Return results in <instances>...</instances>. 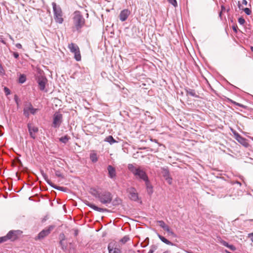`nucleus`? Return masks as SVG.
<instances>
[{"label":"nucleus","instance_id":"1","mask_svg":"<svg viewBox=\"0 0 253 253\" xmlns=\"http://www.w3.org/2000/svg\"><path fill=\"white\" fill-rule=\"evenodd\" d=\"M128 169L137 177L143 180L148 177L146 172L140 167H135L132 164L128 165Z\"/></svg>","mask_w":253,"mask_h":253},{"label":"nucleus","instance_id":"2","mask_svg":"<svg viewBox=\"0 0 253 253\" xmlns=\"http://www.w3.org/2000/svg\"><path fill=\"white\" fill-rule=\"evenodd\" d=\"M113 195L111 192L108 191H105L100 192L98 198L99 202L106 206H108L111 203L112 201Z\"/></svg>","mask_w":253,"mask_h":253},{"label":"nucleus","instance_id":"3","mask_svg":"<svg viewBox=\"0 0 253 253\" xmlns=\"http://www.w3.org/2000/svg\"><path fill=\"white\" fill-rule=\"evenodd\" d=\"M53 7L54 18L57 23L61 24L63 22V12L60 6L57 5L56 3L53 2L52 3Z\"/></svg>","mask_w":253,"mask_h":253},{"label":"nucleus","instance_id":"4","mask_svg":"<svg viewBox=\"0 0 253 253\" xmlns=\"http://www.w3.org/2000/svg\"><path fill=\"white\" fill-rule=\"evenodd\" d=\"M73 22L77 30H79L84 26L85 20L81 15L80 12L77 11L74 12Z\"/></svg>","mask_w":253,"mask_h":253},{"label":"nucleus","instance_id":"5","mask_svg":"<svg viewBox=\"0 0 253 253\" xmlns=\"http://www.w3.org/2000/svg\"><path fill=\"white\" fill-rule=\"evenodd\" d=\"M68 48L70 51L74 54L75 59L78 61H80L81 60V55L78 46L72 42L68 44Z\"/></svg>","mask_w":253,"mask_h":253},{"label":"nucleus","instance_id":"6","mask_svg":"<svg viewBox=\"0 0 253 253\" xmlns=\"http://www.w3.org/2000/svg\"><path fill=\"white\" fill-rule=\"evenodd\" d=\"M38 109L34 108L31 103H28L25 105L23 109V114L27 118L29 117L30 113L32 115L36 114Z\"/></svg>","mask_w":253,"mask_h":253},{"label":"nucleus","instance_id":"7","mask_svg":"<svg viewBox=\"0 0 253 253\" xmlns=\"http://www.w3.org/2000/svg\"><path fill=\"white\" fill-rule=\"evenodd\" d=\"M54 227V226L50 225L48 227V228H46L42 230L41 232L39 233L38 236L35 238V240H38L43 239L50 233L51 231L53 230Z\"/></svg>","mask_w":253,"mask_h":253},{"label":"nucleus","instance_id":"8","mask_svg":"<svg viewBox=\"0 0 253 253\" xmlns=\"http://www.w3.org/2000/svg\"><path fill=\"white\" fill-rule=\"evenodd\" d=\"M41 173H42V176L43 177L44 180H45V181L47 183V184L48 185H49L50 186H51L52 187H53V188H54L55 189H57V190H58L60 191H65L66 188L55 185L48 178L47 175L45 173H44L43 171H42Z\"/></svg>","mask_w":253,"mask_h":253},{"label":"nucleus","instance_id":"9","mask_svg":"<svg viewBox=\"0 0 253 253\" xmlns=\"http://www.w3.org/2000/svg\"><path fill=\"white\" fill-rule=\"evenodd\" d=\"M162 173L166 181L169 184L171 185L172 183V178L170 176L169 170L167 167H164L161 168Z\"/></svg>","mask_w":253,"mask_h":253},{"label":"nucleus","instance_id":"10","mask_svg":"<svg viewBox=\"0 0 253 253\" xmlns=\"http://www.w3.org/2000/svg\"><path fill=\"white\" fill-rule=\"evenodd\" d=\"M37 83L38 84L40 89L43 90L45 89V84L47 83V80L43 76H39L37 79Z\"/></svg>","mask_w":253,"mask_h":253},{"label":"nucleus","instance_id":"11","mask_svg":"<svg viewBox=\"0 0 253 253\" xmlns=\"http://www.w3.org/2000/svg\"><path fill=\"white\" fill-rule=\"evenodd\" d=\"M129 193V198L130 200L134 201H137L139 199L138 193L136 189L133 187H130L127 189Z\"/></svg>","mask_w":253,"mask_h":253},{"label":"nucleus","instance_id":"12","mask_svg":"<svg viewBox=\"0 0 253 253\" xmlns=\"http://www.w3.org/2000/svg\"><path fill=\"white\" fill-rule=\"evenodd\" d=\"M27 127L31 137L33 139H35L36 138V134L38 132L39 128L37 126L30 123L27 125Z\"/></svg>","mask_w":253,"mask_h":253},{"label":"nucleus","instance_id":"13","mask_svg":"<svg viewBox=\"0 0 253 253\" xmlns=\"http://www.w3.org/2000/svg\"><path fill=\"white\" fill-rule=\"evenodd\" d=\"M62 119V115L56 113L54 115L53 126L55 128L58 127L60 125Z\"/></svg>","mask_w":253,"mask_h":253},{"label":"nucleus","instance_id":"14","mask_svg":"<svg viewBox=\"0 0 253 253\" xmlns=\"http://www.w3.org/2000/svg\"><path fill=\"white\" fill-rule=\"evenodd\" d=\"M234 135L236 139L241 144L246 147H248L249 146V144L247 142L246 138L241 136L238 133L234 132Z\"/></svg>","mask_w":253,"mask_h":253},{"label":"nucleus","instance_id":"15","mask_svg":"<svg viewBox=\"0 0 253 253\" xmlns=\"http://www.w3.org/2000/svg\"><path fill=\"white\" fill-rule=\"evenodd\" d=\"M109 253H122L121 251L115 244L110 243L108 246Z\"/></svg>","mask_w":253,"mask_h":253},{"label":"nucleus","instance_id":"16","mask_svg":"<svg viewBox=\"0 0 253 253\" xmlns=\"http://www.w3.org/2000/svg\"><path fill=\"white\" fill-rule=\"evenodd\" d=\"M84 203L86 206L89 207L90 208H91L94 211H97L99 212H104V211H107V210L106 209H103V208H99V207H97L96 206H95V205L90 203V202H89L87 201H86Z\"/></svg>","mask_w":253,"mask_h":253},{"label":"nucleus","instance_id":"17","mask_svg":"<svg viewBox=\"0 0 253 253\" xmlns=\"http://www.w3.org/2000/svg\"><path fill=\"white\" fill-rule=\"evenodd\" d=\"M130 11L128 10V9H124L123 10L120 14V19L122 21H126L128 16H129V15L130 14Z\"/></svg>","mask_w":253,"mask_h":253},{"label":"nucleus","instance_id":"18","mask_svg":"<svg viewBox=\"0 0 253 253\" xmlns=\"http://www.w3.org/2000/svg\"><path fill=\"white\" fill-rule=\"evenodd\" d=\"M107 169L108 171L109 176L111 178H114L116 177V170L112 166L109 165L108 166Z\"/></svg>","mask_w":253,"mask_h":253},{"label":"nucleus","instance_id":"19","mask_svg":"<svg viewBox=\"0 0 253 253\" xmlns=\"http://www.w3.org/2000/svg\"><path fill=\"white\" fill-rule=\"evenodd\" d=\"M7 238L8 240H10L12 241L15 240L17 238V236L16 234V231H10L6 235Z\"/></svg>","mask_w":253,"mask_h":253},{"label":"nucleus","instance_id":"20","mask_svg":"<svg viewBox=\"0 0 253 253\" xmlns=\"http://www.w3.org/2000/svg\"><path fill=\"white\" fill-rule=\"evenodd\" d=\"M145 182V185L147 189V192L149 194H150L152 193L153 190H152V186L150 184V182L148 179V178H147V179H145L144 180Z\"/></svg>","mask_w":253,"mask_h":253},{"label":"nucleus","instance_id":"21","mask_svg":"<svg viewBox=\"0 0 253 253\" xmlns=\"http://www.w3.org/2000/svg\"><path fill=\"white\" fill-rule=\"evenodd\" d=\"M89 193L96 198H98L100 193L97 189L94 188H91L90 189Z\"/></svg>","mask_w":253,"mask_h":253},{"label":"nucleus","instance_id":"22","mask_svg":"<svg viewBox=\"0 0 253 253\" xmlns=\"http://www.w3.org/2000/svg\"><path fill=\"white\" fill-rule=\"evenodd\" d=\"M186 91L187 95H189L191 96H193L196 98L199 97V96L196 94L195 90L191 88H188L186 89Z\"/></svg>","mask_w":253,"mask_h":253},{"label":"nucleus","instance_id":"23","mask_svg":"<svg viewBox=\"0 0 253 253\" xmlns=\"http://www.w3.org/2000/svg\"><path fill=\"white\" fill-rule=\"evenodd\" d=\"M159 239L163 242H164V243L166 244L167 245H170V246H173V244L171 242H170L168 240H167L166 238H165L164 237L158 234V235Z\"/></svg>","mask_w":253,"mask_h":253},{"label":"nucleus","instance_id":"24","mask_svg":"<svg viewBox=\"0 0 253 253\" xmlns=\"http://www.w3.org/2000/svg\"><path fill=\"white\" fill-rule=\"evenodd\" d=\"M122 203L121 199L119 197L115 198L114 200L112 199L111 203L113 206H117L120 205Z\"/></svg>","mask_w":253,"mask_h":253},{"label":"nucleus","instance_id":"25","mask_svg":"<svg viewBox=\"0 0 253 253\" xmlns=\"http://www.w3.org/2000/svg\"><path fill=\"white\" fill-rule=\"evenodd\" d=\"M90 159L92 162H96L98 161V157L97 156L96 153L94 152L91 153L90 154Z\"/></svg>","mask_w":253,"mask_h":253},{"label":"nucleus","instance_id":"26","mask_svg":"<svg viewBox=\"0 0 253 253\" xmlns=\"http://www.w3.org/2000/svg\"><path fill=\"white\" fill-rule=\"evenodd\" d=\"M26 80V76L24 74H21L19 76L18 82L20 84H23Z\"/></svg>","mask_w":253,"mask_h":253},{"label":"nucleus","instance_id":"27","mask_svg":"<svg viewBox=\"0 0 253 253\" xmlns=\"http://www.w3.org/2000/svg\"><path fill=\"white\" fill-rule=\"evenodd\" d=\"M105 141L110 143L111 144L116 142V141L114 139V138L112 136H109L107 137L105 139Z\"/></svg>","mask_w":253,"mask_h":253},{"label":"nucleus","instance_id":"28","mask_svg":"<svg viewBox=\"0 0 253 253\" xmlns=\"http://www.w3.org/2000/svg\"><path fill=\"white\" fill-rule=\"evenodd\" d=\"M70 137L68 135H65L60 138L59 140L63 143H66L68 141Z\"/></svg>","mask_w":253,"mask_h":253},{"label":"nucleus","instance_id":"29","mask_svg":"<svg viewBox=\"0 0 253 253\" xmlns=\"http://www.w3.org/2000/svg\"><path fill=\"white\" fill-rule=\"evenodd\" d=\"M157 222L159 224V226L164 230L168 226V225H166L165 222L163 220H158Z\"/></svg>","mask_w":253,"mask_h":253},{"label":"nucleus","instance_id":"30","mask_svg":"<svg viewBox=\"0 0 253 253\" xmlns=\"http://www.w3.org/2000/svg\"><path fill=\"white\" fill-rule=\"evenodd\" d=\"M165 231H166L169 234L172 235L173 237H175L176 235L174 233V232L169 228V226H168L165 229Z\"/></svg>","mask_w":253,"mask_h":253},{"label":"nucleus","instance_id":"31","mask_svg":"<svg viewBox=\"0 0 253 253\" xmlns=\"http://www.w3.org/2000/svg\"><path fill=\"white\" fill-rule=\"evenodd\" d=\"M54 171H55V174L57 177H60L61 178H64V175L59 170L54 169Z\"/></svg>","mask_w":253,"mask_h":253},{"label":"nucleus","instance_id":"32","mask_svg":"<svg viewBox=\"0 0 253 253\" xmlns=\"http://www.w3.org/2000/svg\"><path fill=\"white\" fill-rule=\"evenodd\" d=\"M129 239H130L128 236H125L120 240V242L123 244H125L129 240Z\"/></svg>","mask_w":253,"mask_h":253},{"label":"nucleus","instance_id":"33","mask_svg":"<svg viewBox=\"0 0 253 253\" xmlns=\"http://www.w3.org/2000/svg\"><path fill=\"white\" fill-rule=\"evenodd\" d=\"M157 249L156 245H152L151 246L150 249L148 253H153Z\"/></svg>","mask_w":253,"mask_h":253},{"label":"nucleus","instance_id":"34","mask_svg":"<svg viewBox=\"0 0 253 253\" xmlns=\"http://www.w3.org/2000/svg\"><path fill=\"white\" fill-rule=\"evenodd\" d=\"M230 102H231L232 104H235V105H237V106H239V107H242V108H245V107H246L245 105H243V104H240V103H237V102H235V101H233V100H230Z\"/></svg>","mask_w":253,"mask_h":253},{"label":"nucleus","instance_id":"35","mask_svg":"<svg viewBox=\"0 0 253 253\" xmlns=\"http://www.w3.org/2000/svg\"><path fill=\"white\" fill-rule=\"evenodd\" d=\"M168 1L173 6L176 7L177 6V3L176 0H168Z\"/></svg>","mask_w":253,"mask_h":253},{"label":"nucleus","instance_id":"36","mask_svg":"<svg viewBox=\"0 0 253 253\" xmlns=\"http://www.w3.org/2000/svg\"><path fill=\"white\" fill-rule=\"evenodd\" d=\"M3 90H4V93L6 96L10 94L11 91L8 87H4L3 88Z\"/></svg>","mask_w":253,"mask_h":253},{"label":"nucleus","instance_id":"37","mask_svg":"<svg viewBox=\"0 0 253 253\" xmlns=\"http://www.w3.org/2000/svg\"><path fill=\"white\" fill-rule=\"evenodd\" d=\"M8 238H7V236H5L3 237H0V243L6 242L8 240Z\"/></svg>","mask_w":253,"mask_h":253},{"label":"nucleus","instance_id":"38","mask_svg":"<svg viewBox=\"0 0 253 253\" xmlns=\"http://www.w3.org/2000/svg\"><path fill=\"white\" fill-rule=\"evenodd\" d=\"M244 11L246 13V14L248 15L251 14V10L249 8H244Z\"/></svg>","mask_w":253,"mask_h":253},{"label":"nucleus","instance_id":"39","mask_svg":"<svg viewBox=\"0 0 253 253\" xmlns=\"http://www.w3.org/2000/svg\"><path fill=\"white\" fill-rule=\"evenodd\" d=\"M220 243L224 246L225 247H226L227 248L229 247V246H230V245H229L227 242H226V241H223V240H222L220 241Z\"/></svg>","mask_w":253,"mask_h":253},{"label":"nucleus","instance_id":"40","mask_svg":"<svg viewBox=\"0 0 253 253\" xmlns=\"http://www.w3.org/2000/svg\"><path fill=\"white\" fill-rule=\"evenodd\" d=\"M238 22L240 24L242 25L245 22V20L243 18L240 17L238 19Z\"/></svg>","mask_w":253,"mask_h":253},{"label":"nucleus","instance_id":"41","mask_svg":"<svg viewBox=\"0 0 253 253\" xmlns=\"http://www.w3.org/2000/svg\"><path fill=\"white\" fill-rule=\"evenodd\" d=\"M0 74L2 75H3L5 74L4 70L3 69V67H2V65L0 66Z\"/></svg>","mask_w":253,"mask_h":253},{"label":"nucleus","instance_id":"42","mask_svg":"<svg viewBox=\"0 0 253 253\" xmlns=\"http://www.w3.org/2000/svg\"><path fill=\"white\" fill-rule=\"evenodd\" d=\"M63 240H61L60 241V245L61 246V248L63 250H65L66 249V246H64L63 245Z\"/></svg>","mask_w":253,"mask_h":253},{"label":"nucleus","instance_id":"43","mask_svg":"<svg viewBox=\"0 0 253 253\" xmlns=\"http://www.w3.org/2000/svg\"><path fill=\"white\" fill-rule=\"evenodd\" d=\"M228 248L230 249L232 251H234L236 250L235 247L232 245H230V246H229Z\"/></svg>","mask_w":253,"mask_h":253},{"label":"nucleus","instance_id":"44","mask_svg":"<svg viewBox=\"0 0 253 253\" xmlns=\"http://www.w3.org/2000/svg\"><path fill=\"white\" fill-rule=\"evenodd\" d=\"M73 231H74V234L75 236H77L79 234V230L76 229H73Z\"/></svg>","mask_w":253,"mask_h":253},{"label":"nucleus","instance_id":"45","mask_svg":"<svg viewBox=\"0 0 253 253\" xmlns=\"http://www.w3.org/2000/svg\"><path fill=\"white\" fill-rule=\"evenodd\" d=\"M221 11L220 12V14H219L220 16H221V12L223 11H225L226 10L225 7L223 5H221Z\"/></svg>","mask_w":253,"mask_h":253},{"label":"nucleus","instance_id":"46","mask_svg":"<svg viewBox=\"0 0 253 253\" xmlns=\"http://www.w3.org/2000/svg\"><path fill=\"white\" fill-rule=\"evenodd\" d=\"M13 55L15 58H18L19 57V54L17 52H13Z\"/></svg>","mask_w":253,"mask_h":253},{"label":"nucleus","instance_id":"47","mask_svg":"<svg viewBox=\"0 0 253 253\" xmlns=\"http://www.w3.org/2000/svg\"><path fill=\"white\" fill-rule=\"evenodd\" d=\"M60 238L61 240H64L65 239V236L64 234H61L60 235Z\"/></svg>","mask_w":253,"mask_h":253},{"label":"nucleus","instance_id":"48","mask_svg":"<svg viewBox=\"0 0 253 253\" xmlns=\"http://www.w3.org/2000/svg\"><path fill=\"white\" fill-rule=\"evenodd\" d=\"M14 100H15L16 104L18 105V96H17V95H14Z\"/></svg>","mask_w":253,"mask_h":253},{"label":"nucleus","instance_id":"49","mask_svg":"<svg viewBox=\"0 0 253 253\" xmlns=\"http://www.w3.org/2000/svg\"><path fill=\"white\" fill-rule=\"evenodd\" d=\"M16 47L18 48H22V45L20 43H16L15 45Z\"/></svg>","mask_w":253,"mask_h":253},{"label":"nucleus","instance_id":"50","mask_svg":"<svg viewBox=\"0 0 253 253\" xmlns=\"http://www.w3.org/2000/svg\"><path fill=\"white\" fill-rule=\"evenodd\" d=\"M249 238H253V233H251L248 234Z\"/></svg>","mask_w":253,"mask_h":253},{"label":"nucleus","instance_id":"51","mask_svg":"<svg viewBox=\"0 0 253 253\" xmlns=\"http://www.w3.org/2000/svg\"><path fill=\"white\" fill-rule=\"evenodd\" d=\"M242 3L243 4L246 5L247 4V1L246 0H243Z\"/></svg>","mask_w":253,"mask_h":253},{"label":"nucleus","instance_id":"52","mask_svg":"<svg viewBox=\"0 0 253 253\" xmlns=\"http://www.w3.org/2000/svg\"><path fill=\"white\" fill-rule=\"evenodd\" d=\"M17 162H18V163L20 165H22V162H21V161L20 160L18 159V160H17Z\"/></svg>","mask_w":253,"mask_h":253},{"label":"nucleus","instance_id":"53","mask_svg":"<svg viewBox=\"0 0 253 253\" xmlns=\"http://www.w3.org/2000/svg\"><path fill=\"white\" fill-rule=\"evenodd\" d=\"M233 29L234 31V32H237V29H236V27L235 26H233Z\"/></svg>","mask_w":253,"mask_h":253},{"label":"nucleus","instance_id":"54","mask_svg":"<svg viewBox=\"0 0 253 253\" xmlns=\"http://www.w3.org/2000/svg\"><path fill=\"white\" fill-rule=\"evenodd\" d=\"M250 48H251V50H252V51L253 52V46H251Z\"/></svg>","mask_w":253,"mask_h":253},{"label":"nucleus","instance_id":"55","mask_svg":"<svg viewBox=\"0 0 253 253\" xmlns=\"http://www.w3.org/2000/svg\"><path fill=\"white\" fill-rule=\"evenodd\" d=\"M251 241L253 242V237L251 238Z\"/></svg>","mask_w":253,"mask_h":253},{"label":"nucleus","instance_id":"56","mask_svg":"<svg viewBox=\"0 0 253 253\" xmlns=\"http://www.w3.org/2000/svg\"><path fill=\"white\" fill-rule=\"evenodd\" d=\"M1 42H3V43H4L3 40H2Z\"/></svg>","mask_w":253,"mask_h":253},{"label":"nucleus","instance_id":"57","mask_svg":"<svg viewBox=\"0 0 253 253\" xmlns=\"http://www.w3.org/2000/svg\"><path fill=\"white\" fill-rule=\"evenodd\" d=\"M1 65V63H0V66Z\"/></svg>","mask_w":253,"mask_h":253}]
</instances>
